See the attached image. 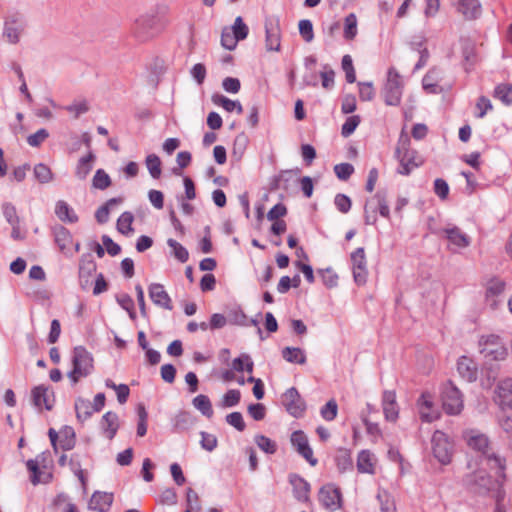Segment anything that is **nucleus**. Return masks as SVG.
I'll return each instance as SVG.
<instances>
[{
    "instance_id": "22",
    "label": "nucleus",
    "mask_w": 512,
    "mask_h": 512,
    "mask_svg": "<svg viewBox=\"0 0 512 512\" xmlns=\"http://www.w3.org/2000/svg\"><path fill=\"white\" fill-rule=\"evenodd\" d=\"M418 407L420 417L423 421L433 422L438 419L439 415L437 412L433 411V400L430 394L423 393L418 400Z\"/></svg>"
},
{
    "instance_id": "14",
    "label": "nucleus",
    "mask_w": 512,
    "mask_h": 512,
    "mask_svg": "<svg viewBox=\"0 0 512 512\" xmlns=\"http://www.w3.org/2000/svg\"><path fill=\"white\" fill-rule=\"evenodd\" d=\"M31 400L38 410H52L55 402L54 392L45 385L35 386L31 390Z\"/></svg>"
},
{
    "instance_id": "41",
    "label": "nucleus",
    "mask_w": 512,
    "mask_h": 512,
    "mask_svg": "<svg viewBox=\"0 0 512 512\" xmlns=\"http://www.w3.org/2000/svg\"><path fill=\"white\" fill-rule=\"evenodd\" d=\"M168 246L172 249L173 255L180 262L185 263L189 258L187 249L174 239H168Z\"/></svg>"
},
{
    "instance_id": "52",
    "label": "nucleus",
    "mask_w": 512,
    "mask_h": 512,
    "mask_svg": "<svg viewBox=\"0 0 512 512\" xmlns=\"http://www.w3.org/2000/svg\"><path fill=\"white\" fill-rule=\"evenodd\" d=\"M338 405L334 399L329 400L325 406L321 408V416L326 421H332L336 418Z\"/></svg>"
},
{
    "instance_id": "32",
    "label": "nucleus",
    "mask_w": 512,
    "mask_h": 512,
    "mask_svg": "<svg viewBox=\"0 0 512 512\" xmlns=\"http://www.w3.org/2000/svg\"><path fill=\"white\" fill-rule=\"evenodd\" d=\"M388 457L391 461L397 463L399 465L400 474L402 476L407 475V473L411 470V465L406 459L403 457V455L400 453V451L395 448L391 447L388 450Z\"/></svg>"
},
{
    "instance_id": "46",
    "label": "nucleus",
    "mask_w": 512,
    "mask_h": 512,
    "mask_svg": "<svg viewBox=\"0 0 512 512\" xmlns=\"http://www.w3.org/2000/svg\"><path fill=\"white\" fill-rule=\"evenodd\" d=\"M34 176L40 183H48L52 180L53 174L50 168L45 164H37L34 167Z\"/></svg>"
},
{
    "instance_id": "24",
    "label": "nucleus",
    "mask_w": 512,
    "mask_h": 512,
    "mask_svg": "<svg viewBox=\"0 0 512 512\" xmlns=\"http://www.w3.org/2000/svg\"><path fill=\"white\" fill-rule=\"evenodd\" d=\"M455 6L467 19H475L481 13L479 0H455Z\"/></svg>"
},
{
    "instance_id": "58",
    "label": "nucleus",
    "mask_w": 512,
    "mask_h": 512,
    "mask_svg": "<svg viewBox=\"0 0 512 512\" xmlns=\"http://www.w3.org/2000/svg\"><path fill=\"white\" fill-rule=\"evenodd\" d=\"M360 123V117L357 115L348 117L342 126L341 133L344 137L350 136Z\"/></svg>"
},
{
    "instance_id": "18",
    "label": "nucleus",
    "mask_w": 512,
    "mask_h": 512,
    "mask_svg": "<svg viewBox=\"0 0 512 512\" xmlns=\"http://www.w3.org/2000/svg\"><path fill=\"white\" fill-rule=\"evenodd\" d=\"M149 296L152 302L166 310H172L173 304L170 296L165 291L164 286L159 283H153L149 286Z\"/></svg>"
},
{
    "instance_id": "55",
    "label": "nucleus",
    "mask_w": 512,
    "mask_h": 512,
    "mask_svg": "<svg viewBox=\"0 0 512 512\" xmlns=\"http://www.w3.org/2000/svg\"><path fill=\"white\" fill-rule=\"evenodd\" d=\"M359 97L362 101H371L375 96V89L371 82H359Z\"/></svg>"
},
{
    "instance_id": "34",
    "label": "nucleus",
    "mask_w": 512,
    "mask_h": 512,
    "mask_svg": "<svg viewBox=\"0 0 512 512\" xmlns=\"http://www.w3.org/2000/svg\"><path fill=\"white\" fill-rule=\"evenodd\" d=\"M56 215L62 221H68L74 223L78 220V217L69 205L64 201H59L56 205Z\"/></svg>"
},
{
    "instance_id": "7",
    "label": "nucleus",
    "mask_w": 512,
    "mask_h": 512,
    "mask_svg": "<svg viewBox=\"0 0 512 512\" xmlns=\"http://www.w3.org/2000/svg\"><path fill=\"white\" fill-rule=\"evenodd\" d=\"M463 439L467 446L483 456L492 451V442L488 435L477 429H468L463 432Z\"/></svg>"
},
{
    "instance_id": "28",
    "label": "nucleus",
    "mask_w": 512,
    "mask_h": 512,
    "mask_svg": "<svg viewBox=\"0 0 512 512\" xmlns=\"http://www.w3.org/2000/svg\"><path fill=\"white\" fill-rule=\"evenodd\" d=\"M212 101L215 105L223 107L227 112L237 111L238 114H242L243 108L239 101L231 100L224 95L215 94L212 96Z\"/></svg>"
},
{
    "instance_id": "44",
    "label": "nucleus",
    "mask_w": 512,
    "mask_h": 512,
    "mask_svg": "<svg viewBox=\"0 0 512 512\" xmlns=\"http://www.w3.org/2000/svg\"><path fill=\"white\" fill-rule=\"evenodd\" d=\"M133 220H134V217H133L132 213H130V212L122 213L117 221L118 231L122 234L130 233L133 230L132 229Z\"/></svg>"
},
{
    "instance_id": "2",
    "label": "nucleus",
    "mask_w": 512,
    "mask_h": 512,
    "mask_svg": "<svg viewBox=\"0 0 512 512\" xmlns=\"http://www.w3.org/2000/svg\"><path fill=\"white\" fill-rule=\"evenodd\" d=\"M479 351L487 363L500 362L507 359L508 347L499 335H483L479 340Z\"/></svg>"
},
{
    "instance_id": "11",
    "label": "nucleus",
    "mask_w": 512,
    "mask_h": 512,
    "mask_svg": "<svg viewBox=\"0 0 512 512\" xmlns=\"http://www.w3.org/2000/svg\"><path fill=\"white\" fill-rule=\"evenodd\" d=\"M350 259L352 263L354 281L358 285L365 284L368 277V269L364 248L360 247L353 251L350 255Z\"/></svg>"
},
{
    "instance_id": "30",
    "label": "nucleus",
    "mask_w": 512,
    "mask_h": 512,
    "mask_svg": "<svg viewBox=\"0 0 512 512\" xmlns=\"http://www.w3.org/2000/svg\"><path fill=\"white\" fill-rule=\"evenodd\" d=\"M94 160L95 156L91 152L87 156L81 157L79 159L75 171V174L79 179L84 180L88 176L93 168Z\"/></svg>"
},
{
    "instance_id": "63",
    "label": "nucleus",
    "mask_w": 512,
    "mask_h": 512,
    "mask_svg": "<svg viewBox=\"0 0 512 512\" xmlns=\"http://www.w3.org/2000/svg\"><path fill=\"white\" fill-rule=\"evenodd\" d=\"M2 210L3 215L9 224L19 223V217L17 215V211L14 205H12L11 203H5L2 206Z\"/></svg>"
},
{
    "instance_id": "45",
    "label": "nucleus",
    "mask_w": 512,
    "mask_h": 512,
    "mask_svg": "<svg viewBox=\"0 0 512 512\" xmlns=\"http://www.w3.org/2000/svg\"><path fill=\"white\" fill-rule=\"evenodd\" d=\"M377 499L380 502L382 512H395V503L386 490H379Z\"/></svg>"
},
{
    "instance_id": "50",
    "label": "nucleus",
    "mask_w": 512,
    "mask_h": 512,
    "mask_svg": "<svg viewBox=\"0 0 512 512\" xmlns=\"http://www.w3.org/2000/svg\"><path fill=\"white\" fill-rule=\"evenodd\" d=\"M299 33L305 42H311L314 38L313 25L310 20L304 19L300 20L299 24Z\"/></svg>"
},
{
    "instance_id": "21",
    "label": "nucleus",
    "mask_w": 512,
    "mask_h": 512,
    "mask_svg": "<svg viewBox=\"0 0 512 512\" xmlns=\"http://www.w3.org/2000/svg\"><path fill=\"white\" fill-rule=\"evenodd\" d=\"M378 460L370 450H361L357 456V469L361 473L373 475L376 471Z\"/></svg>"
},
{
    "instance_id": "35",
    "label": "nucleus",
    "mask_w": 512,
    "mask_h": 512,
    "mask_svg": "<svg viewBox=\"0 0 512 512\" xmlns=\"http://www.w3.org/2000/svg\"><path fill=\"white\" fill-rule=\"evenodd\" d=\"M357 35V17L354 13H350L345 17L344 21V38L353 40Z\"/></svg>"
},
{
    "instance_id": "47",
    "label": "nucleus",
    "mask_w": 512,
    "mask_h": 512,
    "mask_svg": "<svg viewBox=\"0 0 512 512\" xmlns=\"http://www.w3.org/2000/svg\"><path fill=\"white\" fill-rule=\"evenodd\" d=\"M75 410L77 418L80 420H86L91 417L93 409L91 403L85 400H78L75 403Z\"/></svg>"
},
{
    "instance_id": "10",
    "label": "nucleus",
    "mask_w": 512,
    "mask_h": 512,
    "mask_svg": "<svg viewBox=\"0 0 512 512\" xmlns=\"http://www.w3.org/2000/svg\"><path fill=\"white\" fill-rule=\"evenodd\" d=\"M265 46L269 52L281 49V28L278 18L269 17L265 20Z\"/></svg>"
},
{
    "instance_id": "12",
    "label": "nucleus",
    "mask_w": 512,
    "mask_h": 512,
    "mask_svg": "<svg viewBox=\"0 0 512 512\" xmlns=\"http://www.w3.org/2000/svg\"><path fill=\"white\" fill-rule=\"evenodd\" d=\"M493 400L501 410H512V378H505L497 383Z\"/></svg>"
},
{
    "instance_id": "42",
    "label": "nucleus",
    "mask_w": 512,
    "mask_h": 512,
    "mask_svg": "<svg viewBox=\"0 0 512 512\" xmlns=\"http://www.w3.org/2000/svg\"><path fill=\"white\" fill-rule=\"evenodd\" d=\"M146 166L149 173L154 179H158L161 175V160L155 154H150L146 157Z\"/></svg>"
},
{
    "instance_id": "15",
    "label": "nucleus",
    "mask_w": 512,
    "mask_h": 512,
    "mask_svg": "<svg viewBox=\"0 0 512 512\" xmlns=\"http://www.w3.org/2000/svg\"><path fill=\"white\" fill-rule=\"evenodd\" d=\"M341 492L333 483H327L319 491V501L328 509L335 510L341 505Z\"/></svg>"
},
{
    "instance_id": "8",
    "label": "nucleus",
    "mask_w": 512,
    "mask_h": 512,
    "mask_svg": "<svg viewBox=\"0 0 512 512\" xmlns=\"http://www.w3.org/2000/svg\"><path fill=\"white\" fill-rule=\"evenodd\" d=\"M157 20L152 15H143L136 19L132 32L133 35L141 42H145L153 38L157 33Z\"/></svg>"
},
{
    "instance_id": "27",
    "label": "nucleus",
    "mask_w": 512,
    "mask_h": 512,
    "mask_svg": "<svg viewBox=\"0 0 512 512\" xmlns=\"http://www.w3.org/2000/svg\"><path fill=\"white\" fill-rule=\"evenodd\" d=\"M457 370L459 374L471 382L474 381L477 377V369L474 362L468 357H461L457 362Z\"/></svg>"
},
{
    "instance_id": "6",
    "label": "nucleus",
    "mask_w": 512,
    "mask_h": 512,
    "mask_svg": "<svg viewBox=\"0 0 512 512\" xmlns=\"http://www.w3.org/2000/svg\"><path fill=\"white\" fill-rule=\"evenodd\" d=\"M402 91L403 81L401 76L394 68H390L387 73V81L382 91L385 103L390 106L399 105Z\"/></svg>"
},
{
    "instance_id": "56",
    "label": "nucleus",
    "mask_w": 512,
    "mask_h": 512,
    "mask_svg": "<svg viewBox=\"0 0 512 512\" xmlns=\"http://www.w3.org/2000/svg\"><path fill=\"white\" fill-rule=\"evenodd\" d=\"M336 176L341 180H347L354 172V167L350 163H340L334 166Z\"/></svg>"
},
{
    "instance_id": "57",
    "label": "nucleus",
    "mask_w": 512,
    "mask_h": 512,
    "mask_svg": "<svg viewBox=\"0 0 512 512\" xmlns=\"http://www.w3.org/2000/svg\"><path fill=\"white\" fill-rule=\"evenodd\" d=\"M117 301L119 305L129 313L130 318L134 320L136 318V312L133 299L129 295L123 294L117 298Z\"/></svg>"
},
{
    "instance_id": "16",
    "label": "nucleus",
    "mask_w": 512,
    "mask_h": 512,
    "mask_svg": "<svg viewBox=\"0 0 512 512\" xmlns=\"http://www.w3.org/2000/svg\"><path fill=\"white\" fill-rule=\"evenodd\" d=\"M291 443L296 451L304 457L311 465H316L317 459L309 445L308 438L303 431H295L291 435Z\"/></svg>"
},
{
    "instance_id": "1",
    "label": "nucleus",
    "mask_w": 512,
    "mask_h": 512,
    "mask_svg": "<svg viewBox=\"0 0 512 512\" xmlns=\"http://www.w3.org/2000/svg\"><path fill=\"white\" fill-rule=\"evenodd\" d=\"M395 155L399 161L398 172L402 175H409L414 169L424 163L422 156L411 148L409 136L403 133L399 137Z\"/></svg>"
},
{
    "instance_id": "29",
    "label": "nucleus",
    "mask_w": 512,
    "mask_h": 512,
    "mask_svg": "<svg viewBox=\"0 0 512 512\" xmlns=\"http://www.w3.org/2000/svg\"><path fill=\"white\" fill-rule=\"evenodd\" d=\"M448 240L457 247L464 248L470 244L469 237L458 227L446 229Z\"/></svg>"
},
{
    "instance_id": "54",
    "label": "nucleus",
    "mask_w": 512,
    "mask_h": 512,
    "mask_svg": "<svg viewBox=\"0 0 512 512\" xmlns=\"http://www.w3.org/2000/svg\"><path fill=\"white\" fill-rule=\"evenodd\" d=\"M255 442L266 453L273 454L276 452V443L264 435L256 436Z\"/></svg>"
},
{
    "instance_id": "25",
    "label": "nucleus",
    "mask_w": 512,
    "mask_h": 512,
    "mask_svg": "<svg viewBox=\"0 0 512 512\" xmlns=\"http://www.w3.org/2000/svg\"><path fill=\"white\" fill-rule=\"evenodd\" d=\"M54 236L60 251L67 256H72L71 246L73 245V238L70 232L61 226L55 229Z\"/></svg>"
},
{
    "instance_id": "9",
    "label": "nucleus",
    "mask_w": 512,
    "mask_h": 512,
    "mask_svg": "<svg viewBox=\"0 0 512 512\" xmlns=\"http://www.w3.org/2000/svg\"><path fill=\"white\" fill-rule=\"evenodd\" d=\"M432 450L434 456L442 464L450 462L453 452V445L448 437L441 431H435L432 436Z\"/></svg>"
},
{
    "instance_id": "23",
    "label": "nucleus",
    "mask_w": 512,
    "mask_h": 512,
    "mask_svg": "<svg viewBox=\"0 0 512 512\" xmlns=\"http://www.w3.org/2000/svg\"><path fill=\"white\" fill-rule=\"evenodd\" d=\"M100 427L106 438L112 440L119 428L118 415L114 412H107L103 415Z\"/></svg>"
},
{
    "instance_id": "4",
    "label": "nucleus",
    "mask_w": 512,
    "mask_h": 512,
    "mask_svg": "<svg viewBox=\"0 0 512 512\" xmlns=\"http://www.w3.org/2000/svg\"><path fill=\"white\" fill-rule=\"evenodd\" d=\"M30 480H48L52 477L53 460L49 451L42 452L26 462Z\"/></svg>"
},
{
    "instance_id": "31",
    "label": "nucleus",
    "mask_w": 512,
    "mask_h": 512,
    "mask_svg": "<svg viewBox=\"0 0 512 512\" xmlns=\"http://www.w3.org/2000/svg\"><path fill=\"white\" fill-rule=\"evenodd\" d=\"M441 80V72L438 69H431L423 78V88L430 92L436 93L438 91V83Z\"/></svg>"
},
{
    "instance_id": "40",
    "label": "nucleus",
    "mask_w": 512,
    "mask_h": 512,
    "mask_svg": "<svg viewBox=\"0 0 512 512\" xmlns=\"http://www.w3.org/2000/svg\"><path fill=\"white\" fill-rule=\"evenodd\" d=\"M92 184L96 189L105 190L111 185L110 176L103 169H98L93 177Z\"/></svg>"
},
{
    "instance_id": "59",
    "label": "nucleus",
    "mask_w": 512,
    "mask_h": 512,
    "mask_svg": "<svg viewBox=\"0 0 512 512\" xmlns=\"http://www.w3.org/2000/svg\"><path fill=\"white\" fill-rule=\"evenodd\" d=\"M241 398V393L239 390L231 389L225 393L223 396L222 405L224 407H233L236 406Z\"/></svg>"
},
{
    "instance_id": "5",
    "label": "nucleus",
    "mask_w": 512,
    "mask_h": 512,
    "mask_svg": "<svg viewBox=\"0 0 512 512\" xmlns=\"http://www.w3.org/2000/svg\"><path fill=\"white\" fill-rule=\"evenodd\" d=\"M441 401L443 410L449 415H458L464 408L463 395L452 381L442 385Z\"/></svg>"
},
{
    "instance_id": "64",
    "label": "nucleus",
    "mask_w": 512,
    "mask_h": 512,
    "mask_svg": "<svg viewBox=\"0 0 512 512\" xmlns=\"http://www.w3.org/2000/svg\"><path fill=\"white\" fill-rule=\"evenodd\" d=\"M504 288L505 284L503 281L499 279H493L488 283L486 295L487 297L499 295L504 291Z\"/></svg>"
},
{
    "instance_id": "26",
    "label": "nucleus",
    "mask_w": 512,
    "mask_h": 512,
    "mask_svg": "<svg viewBox=\"0 0 512 512\" xmlns=\"http://www.w3.org/2000/svg\"><path fill=\"white\" fill-rule=\"evenodd\" d=\"M484 457L487 461L488 467L491 470H494L495 477L504 479L506 477V459L498 453H495L493 450Z\"/></svg>"
},
{
    "instance_id": "17",
    "label": "nucleus",
    "mask_w": 512,
    "mask_h": 512,
    "mask_svg": "<svg viewBox=\"0 0 512 512\" xmlns=\"http://www.w3.org/2000/svg\"><path fill=\"white\" fill-rule=\"evenodd\" d=\"M382 407L386 420L395 422L399 417V406L395 391L386 390L382 395Z\"/></svg>"
},
{
    "instance_id": "60",
    "label": "nucleus",
    "mask_w": 512,
    "mask_h": 512,
    "mask_svg": "<svg viewBox=\"0 0 512 512\" xmlns=\"http://www.w3.org/2000/svg\"><path fill=\"white\" fill-rule=\"evenodd\" d=\"M49 136V133L46 129H40L34 134H31L27 138V142L32 147L40 146Z\"/></svg>"
},
{
    "instance_id": "48",
    "label": "nucleus",
    "mask_w": 512,
    "mask_h": 512,
    "mask_svg": "<svg viewBox=\"0 0 512 512\" xmlns=\"http://www.w3.org/2000/svg\"><path fill=\"white\" fill-rule=\"evenodd\" d=\"M364 220L367 225H375L377 222V207L374 200H367L364 206Z\"/></svg>"
},
{
    "instance_id": "39",
    "label": "nucleus",
    "mask_w": 512,
    "mask_h": 512,
    "mask_svg": "<svg viewBox=\"0 0 512 512\" xmlns=\"http://www.w3.org/2000/svg\"><path fill=\"white\" fill-rule=\"evenodd\" d=\"M494 97L509 105L512 103V84H500L494 90Z\"/></svg>"
},
{
    "instance_id": "33",
    "label": "nucleus",
    "mask_w": 512,
    "mask_h": 512,
    "mask_svg": "<svg viewBox=\"0 0 512 512\" xmlns=\"http://www.w3.org/2000/svg\"><path fill=\"white\" fill-rule=\"evenodd\" d=\"M283 358L290 363L304 364L306 356L302 349L286 347L282 350Z\"/></svg>"
},
{
    "instance_id": "49",
    "label": "nucleus",
    "mask_w": 512,
    "mask_h": 512,
    "mask_svg": "<svg viewBox=\"0 0 512 512\" xmlns=\"http://www.w3.org/2000/svg\"><path fill=\"white\" fill-rule=\"evenodd\" d=\"M295 497L302 502L309 498L310 485L308 482H292Z\"/></svg>"
},
{
    "instance_id": "19",
    "label": "nucleus",
    "mask_w": 512,
    "mask_h": 512,
    "mask_svg": "<svg viewBox=\"0 0 512 512\" xmlns=\"http://www.w3.org/2000/svg\"><path fill=\"white\" fill-rule=\"evenodd\" d=\"M96 271V263L91 254L82 255L79 263V280L83 288L90 285V277Z\"/></svg>"
},
{
    "instance_id": "62",
    "label": "nucleus",
    "mask_w": 512,
    "mask_h": 512,
    "mask_svg": "<svg viewBox=\"0 0 512 512\" xmlns=\"http://www.w3.org/2000/svg\"><path fill=\"white\" fill-rule=\"evenodd\" d=\"M498 424L506 433L512 431V409L509 412L502 410L498 415Z\"/></svg>"
},
{
    "instance_id": "51",
    "label": "nucleus",
    "mask_w": 512,
    "mask_h": 512,
    "mask_svg": "<svg viewBox=\"0 0 512 512\" xmlns=\"http://www.w3.org/2000/svg\"><path fill=\"white\" fill-rule=\"evenodd\" d=\"M230 29L239 41L244 40L249 32L248 26L243 22V19L240 16L235 19V22Z\"/></svg>"
},
{
    "instance_id": "53",
    "label": "nucleus",
    "mask_w": 512,
    "mask_h": 512,
    "mask_svg": "<svg viewBox=\"0 0 512 512\" xmlns=\"http://www.w3.org/2000/svg\"><path fill=\"white\" fill-rule=\"evenodd\" d=\"M342 69L345 72L347 82L354 83L356 80V74L353 67L352 58L350 55H345L342 58Z\"/></svg>"
},
{
    "instance_id": "38",
    "label": "nucleus",
    "mask_w": 512,
    "mask_h": 512,
    "mask_svg": "<svg viewBox=\"0 0 512 512\" xmlns=\"http://www.w3.org/2000/svg\"><path fill=\"white\" fill-rule=\"evenodd\" d=\"M23 28L20 24L16 22L6 23L4 29V36L10 43H17L20 38V34L22 33Z\"/></svg>"
},
{
    "instance_id": "37",
    "label": "nucleus",
    "mask_w": 512,
    "mask_h": 512,
    "mask_svg": "<svg viewBox=\"0 0 512 512\" xmlns=\"http://www.w3.org/2000/svg\"><path fill=\"white\" fill-rule=\"evenodd\" d=\"M370 200H374V205H376L377 211L382 217L390 218L388 201L384 192H377Z\"/></svg>"
},
{
    "instance_id": "61",
    "label": "nucleus",
    "mask_w": 512,
    "mask_h": 512,
    "mask_svg": "<svg viewBox=\"0 0 512 512\" xmlns=\"http://www.w3.org/2000/svg\"><path fill=\"white\" fill-rule=\"evenodd\" d=\"M229 425L235 427L238 431H243L246 427L243 416L240 412H232L226 416Z\"/></svg>"
},
{
    "instance_id": "3",
    "label": "nucleus",
    "mask_w": 512,
    "mask_h": 512,
    "mask_svg": "<svg viewBox=\"0 0 512 512\" xmlns=\"http://www.w3.org/2000/svg\"><path fill=\"white\" fill-rule=\"evenodd\" d=\"M93 362L92 355L83 346H77L73 349V369L68 373V377L73 384L78 383L81 378L87 377L92 373L94 368Z\"/></svg>"
},
{
    "instance_id": "43",
    "label": "nucleus",
    "mask_w": 512,
    "mask_h": 512,
    "mask_svg": "<svg viewBox=\"0 0 512 512\" xmlns=\"http://www.w3.org/2000/svg\"><path fill=\"white\" fill-rule=\"evenodd\" d=\"M239 40L232 33L231 29L225 27L221 33V45L227 50H234L238 44Z\"/></svg>"
},
{
    "instance_id": "36",
    "label": "nucleus",
    "mask_w": 512,
    "mask_h": 512,
    "mask_svg": "<svg viewBox=\"0 0 512 512\" xmlns=\"http://www.w3.org/2000/svg\"><path fill=\"white\" fill-rule=\"evenodd\" d=\"M193 405L196 409L201 411V413L207 417H212L213 409L210 402V399L206 395H198L193 399Z\"/></svg>"
},
{
    "instance_id": "13",
    "label": "nucleus",
    "mask_w": 512,
    "mask_h": 512,
    "mask_svg": "<svg viewBox=\"0 0 512 512\" xmlns=\"http://www.w3.org/2000/svg\"><path fill=\"white\" fill-rule=\"evenodd\" d=\"M281 402L286 411L296 418L301 417L305 411V403L297 389L294 387L288 389L282 395Z\"/></svg>"
},
{
    "instance_id": "20",
    "label": "nucleus",
    "mask_w": 512,
    "mask_h": 512,
    "mask_svg": "<svg viewBox=\"0 0 512 512\" xmlns=\"http://www.w3.org/2000/svg\"><path fill=\"white\" fill-rule=\"evenodd\" d=\"M113 503V494L95 491L88 503V508L97 512H107Z\"/></svg>"
}]
</instances>
